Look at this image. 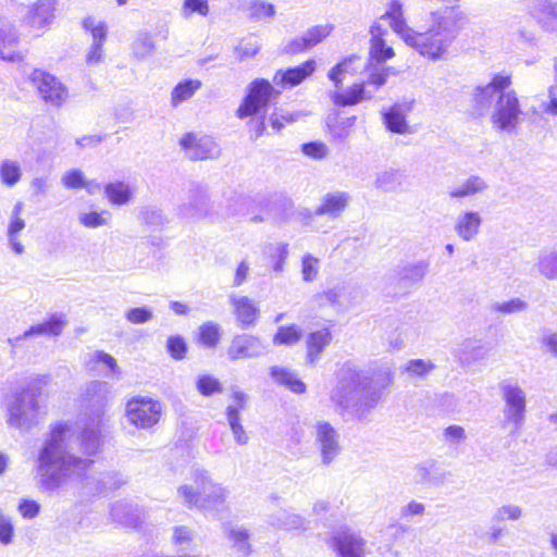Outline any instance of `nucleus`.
<instances>
[{"mask_svg":"<svg viewBox=\"0 0 557 557\" xmlns=\"http://www.w3.org/2000/svg\"><path fill=\"white\" fill-rule=\"evenodd\" d=\"M544 112L557 115V60L555 63V83L548 87V100L543 102Z\"/></svg>","mask_w":557,"mask_h":557,"instance_id":"obj_64","label":"nucleus"},{"mask_svg":"<svg viewBox=\"0 0 557 557\" xmlns=\"http://www.w3.org/2000/svg\"><path fill=\"white\" fill-rule=\"evenodd\" d=\"M78 221L83 226L87 228H97L109 224L110 213L108 211L81 212L78 214Z\"/></svg>","mask_w":557,"mask_h":557,"instance_id":"obj_53","label":"nucleus"},{"mask_svg":"<svg viewBox=\"0 0 557 557\" xmlns=\"http://www.w3.org/2000/svg\"><path fill=\"white\" fill-rule=\"evenodd\" d=\"M166 349L173 359L182 360L185 358L187 346L184 338L176 335L168 338Z\"/></svg>","mask_w":557,"mask_h":557,"instance_id":"obj_63","label":"nucleus"},{"mask_svg":"<svg viewBox=\"0 0 557 557\" xmlns=\"http://www.w3.org/2000/svg\"><path fill=\"white\" fill-rule=\"evenodd\" d=\"M84 28L91 34L92 44L86 53V63L96 65L103 58L102 46L107 38V27L103 22L87 17L83 22Z\"/></svg>","mask_w":557,"mask_h":557,"instance_id":"obj_21","label":"nucleus"},{"mask_svg":"<svg viewBox=\"0 0 557 557\" xmlns=\"http://www.w3.org/2000/svg\"><path fill=\"white\" fill-rule=\"evenodd\" d=\"M57 0H37L28 10L25 21L32 27H44L54 17Z\"/></svg>","mask_w":557,"mask_h":557,"instance_id":"obj_29","label":"nucleus"},{"mask_svg":"<svg viewBox=\"0 0 557 557\" xmlns=\"http://www.w3.org/2000/svg\"><path fill=\"white\" fill-rule=\"evenodd\" d=\"M212 211L210 197L206 189L197 187L189 190L187 202L181 208L182 214L191 220L207 218Z\"/></svg>","mask_w":557,"mask_h":557,"instance_id":"obj_20","label":"nucleus"},{"mask_svg":"<svg viewBox=\"0 0 557 557\" xmlns=\"http://www.w3.org/2000/svg\"><path fill=\"white\" fill-rule=\"evenodd\" d=\"M483 218L474 210L460 211L454 222V231L462 242L474 240L481 232Z\"/></svg>","mask_w":557,"mask_h":557,"instance_id":"obj_19","label":"nucleus"},{"mask_svg":"<svg viewBox=\"0 0 557 557\" xmlns=\"http://www.w3.org/2000/svg\"><path fill=\"white\" fill-rule=\"evenodd\" d=\"M161 401L147 396H136L125 405V419L136 429L148 430L157 425L162 417Z\"/></svg>","mask_w":557,"mask_h":557,"instance_id":"obj_6","label":"nucleus"},{"mask_svg":"<svg viewBox=\"0 0 557 557\" xmlns=\"http://www.w3.org/2000/svg\"><path fill=\"white\" fill-rule=\"evenodd\" d=\"M263 214L251 216L255 223L271 221L274 224H283L288 222L294 215L293 200L282 194H274L265 201L261 202Z\"/></svg>","mask_w":557,"mask_h":557,"instance_id":"obj_12","label":"nucleus"},{"mask_svg":"<svg viewBox=\"0 0 557 557\" xmlns=\"http://www.w3.org/2000/svg\"><path fill=\"white\" fill-rule=\"evenodd\" d=\"M488 349L484 344L478 341L468 339L463 342L458 352L459 359L463 363H472L486 358Z\"/></svg>","mask_w":557,"mask_h":557,"instance_id":"obj_42","label":"nucleus"},{"mask_svg":"<svg viewBox=\"0 0 557 557\" xmlns=\"http://www.w3.org/2000/svg\"><path fill=\"white\" fill-rule=\"evenodd\" d=\"M522 111L518 97L513 90L504 91L498 95L491 114L493 128L512 133L520 122Z\"/></svg>","mask_w":557,"mask_h":557,"instance_id":"obj_7","label":"nucleus"},{"mask_svg":"<svg viewBox=\"0 0 557 557\" xmlns=\"http://www.w3.org/2000/svg\"><path fill=\"white\" fill-rule=\"evenodd\" d=\"M244 10L253 22H270L276 14L274 4L264 0H246Z\"/></svg>","mask_w":557,"mask_h":557,"instance_id":"obj_36","label":"nucleus"},{"mask_svg":"<svg viewBox=\"0 0 557 557\" xmlns=\"http://www.w3.org/2000/svg\"><path fill=\"white\" fill-rule=\"evenodd\" d=\"M153 312L148 307L132 308L125 312V319L132 324H144L151 321Z\"/></svg>","mask_w":557,"mask_h":557,"instance_id":"obj_62","label":"nucleus"},{"mask_svg":"<svg viewBox=\"0 0 557 557\" xmlns=\"http://www.w3.org/2000/svg\"><path fill=\"white\" fill-rule=\"evenodd\" d=\"M320 261L310 253L302 257L301 275L305 282H312L318 277Z\"/></svg>","mask_w":557,"mask_h":557,"instance_id":"obj_59","label":"nucleus"},{"mask_svg":"<svg viewBox=\"0 0 557 557\" xmlns=\"http://www.w3.org/2000/svg\"><path fill=\"white\" fill-rule=\"evenodd\" d=\"M288 253V245L285 243H277L269 247V257L273 272L277 274L283 273Z\"/></svg>","mask_w":557,"mask_h":557,"instance_id":"obj_50","label":"nucleus"},{"mask_svg":"<svg viewBox=\"0 0 557 557\" xmlns=\"http://www.w3.org/2000/svg\"><path fill=\"white\" fill-rule=\"evenodd\" d=\"M221 338V329L216 323L207 322L199 327V341L208 347L213 348L218 345Z\"/></svg>","mask_w":557,"mask_h":557,"instance_id":"obj_52","label":"nucleus"},{"mask_svg":"<svg viewBox=\"0 0 557 557\" xmlns=\"http://www.w3.org/2000/svg\"><path fill=\"white\" fill-rule=\"evenodd\" d=\"M138 220L148 226H160L165 222L162 211L154 206H144L138 211Z\"/></svg>","mask_w":557,"mask_h":557,"instance_id":"obj_56","label":"nucleus"},{"mask_svg":"<svg viewBox=\"0 0 557 557\" xmlns=\"http://www.w3.org/2000/svg\"><path fill=\"white\" fill-rule=\"evenodd\" d=\"M435 368L436 366L429 359H411L401 368V373L410 380H424Z\"/></svg>","mask_w":557,"mask_h":557,"instance_id":"obj_40","label":"nucleus"},{"mask_svg":"<svg viewBox=\"0 0 557 557\" xmlns=\"http://www.w3.org/2000/svg\"><path fill=\"white\" fill-rule=\"evenodd\" d=\"M272 379L278 384L295 394H304L307 389L306 384L287 368L272 367L270 370Z\"/></svg>","mask_w":557,"mask_h":557,"instance_id":"obj_35","label":"nucleus"},{"mask_svg":"<svg viewBox=\"0 0 557 557\" xmlns=\"http://www.w3.org/2000/svg\"><path fill=\"white\" fill-rule=\"evenodd\" d=\"M332 30L333 26L331 24L315 25L310 27L306 33H304L309 49L325 39Z\"/></svg>","mask_w":557,"mask_h":557,"instance_id":"obj_58","label":"nucleus"},{"mask_svg":"<svg viewBox=\"0 0 557 557\" xmlns=\"http://www.w3.org/2000/svg\"><path fill=\"white\" fill-rule=\"evenodd\" d=\"M403 0H389L383 18H388L392 30L422 58L436 62L447 58L455 40V33L448 22L435 12L431 13V23L424 29L411 27L405 16Z\"/></svg>","mask_w":557,"mask_h":557,"instance_id":"obj_2","label":"nucleus"},{"mask_svg":"<svg viewBox=\"0 0 557 557\" xmlns=\"http://www.w3.org/2000/svg\"><path fill=\"white\" fill-rule=\"evenodd\" d=\"M411 110L410 103H395L387 110L382 111L383 122L386 128L396 134H407L410 132L406 120V112Z\"/></svg>","mask_w":557,"mask_h":557,"instance_id":"obj_26","label":"nucleus"},{"mask_svg":"<svg viewBox=\"0 0 557 557\" xmlns=\"http://www.w3.org/2000/svg\"><path fill=\"white\" fill-rule=\"evenodd\" d=\"M280 95L273 85L264 78H256L247 86V95L237 109V116L245 119L257 114L273 97Z\"/></svg>","mask_w":557,"mask_h":557,"instance_id":"obj_10","label":"nucleus"},{"mask_svg":"<svg viewBox=\"0 0 557 557\" xmlns=\"http://www.w3.org/2000/svg\"><path fill=\"white\" fill-rule=\"evenodd\" d=\"M67 320L63 314H52L47 321L30 326L20 338H28L30 336L46 335L59 336L62 334Z\"/></svg>","mask_w":557,"mask_h":557,"instance_id":"obj_31","label":"nucleus"},{"mask_svg":"<svg viewBox=\"0 0 557 557\" xmlns=\"http://www.w3.org/2000/svg\"><path fill=\"white\" fill-rule=\"evenodd\" d=\"M297 119V113H290L284 109H275L270 115V124L275 132H280L285 125L292 124Z\"/></svg>","mask_w":557,"mask_h":557,"instance_id":"obj_60","label":"nucleus"},{"mask_svg":"<svg viewBox=\"0 0 557 557\" xmlns=\"http://www.w3.org/2000/svg\"><path fill=\"white\" fill-rule=\"evenodd\" d=\"M154 41L147 33L139 34L133 44L134 54L138 59L149 57L154 51Z\"/></svg>","mask_w":557,"mask_h":557,"instance_id":"obj_57","label":"nucleus"},{"mask_svg":"<svg viewBox=\"0 0 557 557\" xmlns=\"http://www.w3.org/2000/svg\"><path fill=\"white\" fill-rule=\"evenodd\" d=\"M314 70L315 62L313 60H308L298 66L289 67L285 71H277L273 77V83L282 88L294 87L309 77Z\"/></svg>","mask_w":557,"mask_h":557,"instance_id":"obj_25","label":"nucleus"},{"mask_svg":"<svg viewBox=\"0 0 557 557\" xmlns=\"http://www.w3.org/2000/svg\"><path fill=\"white\" fill-rule=\"evenodd\" d=\"M416 476L422 483L438 484L444 481V473L438 469L437 463L428 460L416 468Z\"/></svg>","mask_w":557,"mask_h":557,"instance_id":"obj_46","label":"nucleus"},{"mask_svg":"<svg viewBox=\"0 0 557 557\" xmlns=\"http://www.w3.org/2000/svg\"><path fill=\"white\" fill-rule=\"evenodd\" d=\"M331 546L338 557H366L367 555L366 540L349 529L336 531L332 536Z\"/></svg>","mask_w":557,"mask_h":557,"instance_id":"obj_15","label":"nucleus"},{"mask_svg":"<svg viewBox=\"0 0 557 557\" xmlns=\"http://www.w3.org/2000/svg\"><path fill=\"white\" fill-rule=\"evenodd\" d=\"M209 11L210 7L208 0H184L181 8V15L184 18H190L194 14L206 17Z\"/></svg>","mask_w":557,"mask_h":557,"instance_id":"obj_55","label":"nucleus"},{"mask_svg":"<svg viewBox=\"0 0 557 557\" xmlns=\"http://www.w3.org/2000/svg\"><path fill=\"white\" fill-rule=\"evenodd\" d=\"M111 397L109 383L98 380L87 382L78 395L82 414L89 420L77 438L85 458L74 454L75 431L69 423L51 425L37 458L38 484L41 491L55 492L66 481L83 479L90 468L89 457L99 453L102 416Z\"/></svg>","mask_w":557,"mask_h":557,"instance_id":"obj_1","label":"nucleus"},{"mask_svg":"<svg viewBox=\"0 0 557 557\" xmlns=\"http://www.w3.org/2000/svg\"><path fill=\"white\" fill-rule=\"evenodd\" d=\"M301 334L302 332L297 325L280 326L273 337V343L292 346L299 342Z\"/></svg>","mask_w":557,"mask_h":557,"instance_id":"obj_51","label":"nucleus"},{"mask_svg":"<svg viewBox=\"0 0 557 557\" xmlns=\"http://www.w3.org/2000/svg\"><path fill=\"white\" fill-rule=\"evenodd\" d=\"M383 22H388V18H383V14L375 20L370 26V48L369 54L371 60L377 63H383L391 60L395 55V51L391 45H388L386 37L389 35L388 29L385 27Z\"/></svg>","mask_w":557,"mask_h":557,"instance_id":"obj_14","label":"nucleus"},{"mask_svg":"<svg viewBox=\"0 0 557 557\" xmlns=\"http://www.w3.org/2000/svg\"><path fill=\"white\" fill-rule=\"evenodd\" d=\"M350 202V196L346 191L335 190L326 193L314 209L315 215L337 219L346 210Z\"/></svg>","mask_w":557,"mask_h":557,"instance_id":"obj_23","label":"nucleus"},{"mask_svg":"<svg viewBox=\"0 0 557 557\" xmlns=\"http://www.w3.org/2000/svg\"><path fill=\"white\" fill-rule=\"evenodd\" d=\"M403 184V174L395 170H386L377 174L374 186L383 191H396Z\"/></svg>","mask_w":557,"mask_h":557,"instance_id":"obj_48","label":"nucleus"},{"mask_svg":"<svg viewBox=\"0 0 557 557\" xmlns=\"http://www.w3.org/2000/svg\"><path fill=\"white\" fill-rule=\"evenodd\" d=\"M269 523L285 531H306L309 521L302 516L287 509H278L269 516Z\"/></svg>","mask_w":557,"mask_h":557,"instance_id":"obj_28","label":"nucleus"},{"mask_svg":"<svg viewBox=\"0 0 557 557\" xmlns=\"http://www.w3.org/2000/svg\"><path fill=\"white\" fill-rule=\"evenodd\" d=\"M539 272L547 280L557 278V250H545L539 255Z\"/></svg>","mask_w":557,"mask_h":557,"instance_id":"obj_47","label":"nucleus"},{"mask_svg":"<svg viewBox=\"0 0 557 557\" xmlns=\"http://www.w3.org/2000/svg\"><path fill=\"white\" fill-rule=\"evenodd\" d=\"M504 400L505 420L516 429L520 428L525 420L527 393L516 382L505 381L499 385Z\"/></svg>","mask_w":557,"mask_h":557,"instance_id":"obj_9","label":"nucleus"},{"mask_svg":"<svg viewBox=\"0 0 557 557\" xmlns=\"http://www.w3.org/2000/svg\"><path fill=\"white\" fill-rule=\"evenodd\" d=\"M331 341L332 334L326 327L310 333L306 341L308 362L314 363L320 358V354L330 345Z\"/></svg>","mask_w":557,"mask_h":557,"instance_id":"obj_34","label":"nucleus"},{"mask_svg":"<svg viewBox=\"0 0 557 557\" xmlns=\"http://www.w3.org/2000/svg\"><path fill=\"white\" fill-rule=\"evenodd\" d=\"M195 387L203 397H212L223 393V384L211 374H198L195 379Z\"/></svg>","mask_w":557,"mask_h":557,"instance_id":"obj_44","label":"nucleus"},{"mask_svg":"<svg viewBox=\"0 0 557 557\" xmlns=\"http://www.w3.org/2000/svg\"><path fill=\"white\" fill-rule=\"evenodd\" d=\"M511 84L509 76L495 75L493 79L474 89L472 101L475 112L483 115L496 101L498 95L504 92Z\"/></svg>","mask_w":557,"mask_h":557,"instance_id":"obj_13","label":"nucleus"},{"mask_svg":"<svg viewBox=\"0 0 557 557\" xmlns=\"http://www.w3.org/2000/svg\"><path fill=\"white\" fill-rule=\"evenodd\" d=\"M231 399L232 403L227 405L225 409L226 419H230V417H232L231 413H233L235 418H240V413L245 411L247 408V394L238 388H234L231 394Z\"/></svg>","mask_w":557,"mask_h":557,"instance_id":"obj_54","label":"nucleus"},{"mask_svg":"<svg viewBox=\"0 0 557 557\" xmlns=\"http://www.w3.org/2000/svg\"><path fill=\"white\" fill-rule=\"evenodd\" d=\"M23 212V203L17 202L13 207L11 219L8 224V231H7V237L8 243L12 251L21 256L24 253V246L20 240V234L25 228V221L21 218V214Z\"/></svg>","mask_w":557,"mask_h":557,"instance_id":"obj_30","label":"nucleus"},{"mask_svg":"<svg viewBox=\"0 0 557 557\" xmlns=\"http://www.w3.org/2000/svg\"><path fill=\"white\" fill-rule=\"evenodd\" d=\"M17 44L18 35L15 27L0 16V59L9 62L22 61V53L14 49Z\"/></svg>","mask_w":557,"mask_h":557,"instance_id":"obj_24","label":"nucleus"},{"mask_svg":"<svg viewBox=\"0 0 557 557\" xmlns=\"http://www.w3.org/2000/svg\"><path fill=\"white\" fill-rule=\"evenodd\" d=\"M191 480V484H184L177 490L178 496L188 507L215 510L224 505L230 492L213 481L208 471L196 469Z\"/></svg>","mask_w":557,"mask_h":557,"instance_id":"obj_4","label":"nucleus"},{"mask_svg":"<svg viewBox=\"0 0 557 557\" xmlns=\"http://www.w3.org/2000/svg\"><path fill=\"white\" fill-rule=\"evenodd\" d=\"M110 516L113 521L125 527L136 528L139 523L138 509L126 502L113 504Z\"/></svg>","mask_w":557,"mask_h":557,"instance_id":"obj_37","label":"nucleus"},{"mask_svg":"<svg viewBox=\"0 0 557 557\" xmlns=\"http://www.w3.org/2000/svg\"><path fill=\"white\" fill-rule=\"evenodd\" d=\"M228 302L242 329L255 325L259 318L260 310L253 299L247 296L231 294L228 296Z\"/></svg>","mask_w":557,"mask_h":557,"instance_id":"obj_22","label":"nucleus"},{"mask_svg":"<svg viewBox=\"0 0 557 557\" xmlns=\"http://www.w3.org/2000/svg\"><path fill=\"white\" fill-rule=\"evenodd\" d=\"M530 15L548 33H557V0H532Z\"/></svg>","mask_w":557,"mask_h":557,"instance_id":"obj_18","label":"nucleus"},{"mask_svg":"<svg viewBox=\"0 0 557 557\" xmlns=\"http://www.w3.org/2000/svg\"><path fill=\"white\" fill-rule=\"evenodd\" d=\"M103 191L110 205L122 207L132 201L135 188L124 181H115L108 183Z\"/></svg>","mask_w":557,"mask_h":557,"instance_id":"obj_32","label":"nucleus"},{"mask_svg":"<svg viewBox=\"0 0 557 557\" xmlns=\"http://www.w3.org/2000/svg\"><path fill=\"white\" fill-rule=\"evenodd\" d=\"M265 346L260 338L250 334L235 336L227 347V357L235 361L239 359L257 358L264 354Z\"/></svg>","mask_w":557,"mask_h":557,"instance_id":"obj_17","label":"nucleus"},{"mask_svg":"<svg viewBox=\"0 0 557 557\" xmlns=\"http://www.w3.org/2000/svg\"><path fill=\"white\" fill-rule=\"evenodd\" d=\"M201 85L199 79H185L178 83L171 91V104L177 107L190 99Z\"/></svg>","mask_w":557,"mask_h":557,"instance_id":"obj_43","label":"nucleus"},{"mask_svg":"<svg viewBox=\"0 0 557 557\" xmlns=\"http://www.w3.org/2000/svg\"><path fill=\"white\" fill-rule=\"evenodd\" d=\"M527 304L520 298H513L507 301L495 302L492 306L493 311L503 314H511L525 310Z\"/></svg>","mask_w":557,"mask_h":557,"instance_id":"obj_61","label":"nucleus"},{"mask_svg":"<svg viewBox=\"0 0 557 557\" xmlns=\"http://www.w3.org/2000/svg\"><path fill=\"white\" fill-rule=\"evenodd\" d=\"M487 183L478 175H471L447 190L450 200L460 202L462 199L472 198L483 194L487 189Z\"/></svg>","mask_w":557,"mask_h":557,"instance_id":"obj_27","label":"nucleus"},{"mask_svg":"<svg viewBox=\"0 0 557 557\" xmlns=\"http://www.w3.org/2000/svg\"><path fill=\"white\" fill-rule=\"evenodd\" d=\"M4 404L7 424L23 432L35 428L44 414L38 395L30 386L16 388L5 398Z\"/></svg>","mask_w":557,"mask_h":557,"instance_id":"obj_5","label":"nucleus"},{"mask_svg":"<svg viewBox=\"0 0 557 557\" xmlns=\"http://www.w3.org/2000/svg\"><path fill=\"white\" fill-rule=\"evenodd\" d=\"M335 381L330 400L342 417L362 419L376 406L380 394H369L368 379L355 363H343L335 373Z\"/></svg>","mask_w":557,"mask_h":557,"instance_id":"obj_3","label":"nucleus"},{"mask_svg":"<svg viewBox=\"0 0 557 557\" xmlns=\"http://www.w3.org/2000/svg\"><path fill=\"white\" fill-rule=\"evenodd\" d=\"M181 146L193 160L213 159L220 154L219 145L207 135L187 134L181 139Z\"/></svg>","mask_w":557,"mask_h":557,"instance_id":"obj_16","label":"nucleus"},{"mask_svg":"<svg viewBox=\"0 0 557 557\" xmlns=\"http://www.w3.org/2000/svg\"><path fill=\"white\" fill-rule=\"evenodd\" d=\"M227 537L238 554L243 556L249 555L250 544L248 542L249 532L247 529L244 527H233L230 529Z\"/></svg>","mask_w":557,"mask_h":557,"instance_id":"obj_49","label":"nucleus"},{"mask_svg":"<svg viewBox=\"0 0 557 557\" xmlns=\"http://www.w3.org/2000/svg\"><path fill=\"white\" fill-rule=\"evenodd\" d=\"M366 67V62L358 55H350L336 64L330 72L329 78L338 88L346 74L356 75Z\"/></svg>","mask_w":557,"mask_h":557,"instance_id":"obj_33","label":"nucleus"},{"mask_svg":"<svg viewBox=\"0 0 557 557\" xmlns=\"http://www.w3.org/2000/svg\"><path fill=\"white\" fill-rule=\"evenodd\" d=\"M23 177L21 162L15 159H2L0 161V182L3 186L12 188L16 186Z\"/></svg>","mask_w":557,"mask_h":557,"instance_id":"obj_39","label":"nucleus"},{"mask_svg":"<svg viewBox=\"0 0 557 557\" xmlns=\"http://www.w3.org/2000/svg\"><path fill=\"white\" fill-rule=\"evenodd\" d=\"M334 104L339 107L354 106L359 103L364 96V83L354 84L348 87L344 92L334 91L331 95Z\"/></svg>","mask_w":557,"mask_h":557,"instance_id":"obj_41","label":"nucleus"},{"mask_svg":"<svg viewBox=\"0 0 557 557\" xmlns=\"http://www.w3.org/2000/svg\"><path fill=\"white\" fill-rule=\"evenodd\" d=\"M27 81L37 90L42 101L52 107H61L69 98L66 86L54 75L34 69L27 76Z\"/></svg>","mask_w":557,"mask_h":557,"instance_id":"obj_8","label":"nucleus"},{"mask_svg":"<svg viewBox=\"0 0 557 557\" xmlns=\"http://www.w3.org/2000/svg\"><path fill=\"white\" fill-rule=\"evenodd\" d=\"M429 270V263L426 261L420 260L416 262H409L404 264L399 271L398 275L400 280L409 282L411 284L419 283L426 275Z\"/></svg>","mask_w":557,"mask_h":557,"instance_id":"obj_45","label":"nucleus"},{"mask_svg":"<svg viewBox=\"0 0 557 557\" xmlns=\"http://www.w3.org/2000/svg\"><path fill=\"white\" fill-rule=\"evenodd\" d=\"M84 362L88 371H96L98 366L101 364L110 371L111 375L116 377H120L121 375V370L116 360L111 355L102 350H96L87 354Z\"/></svg>","mask_w":557,"mask_h":557,"instance_id":"obj_38","label":"nucleus"},{"mask_svg":"<svg viewBox=\"0 0 557 557\" xmlns=\"http://www.w3.org/2000/svg\"><path fill=\"white\" fill-rule=\"evenodd\" d=\"M314 444L324 466L331 465L342 450L338 432L326 421H318L314 424Z\"/></svg>","mask_w":557,"mask_h":557,"instance_id":"obj_11","label":"nucleus"}]
</instances>
